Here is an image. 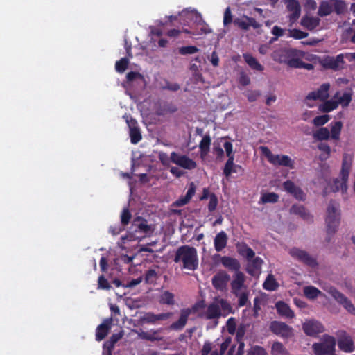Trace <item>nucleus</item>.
I'll return each instance as SVG.
<instances>
[{"mask_svg":"<svg viewBox=\"0 0 355 355\" xmlns=\"http://www.w3.org/2000/svg\"><path fill=\"white\" fill-rule=\"evenodd\" d=\"M231 313H232V307L230 303L225 299L216 297L206 306L200 316L203 319L212 320L216 327L220 317H226Z\"/></svg>","mask_w":355,"mask_h":355,"instance_id":"f257e3e1","label":"nucleus"},{"mask_svg":"<svg viewBox=\"0 0 355 355\" xmlns=\"http://www.w3.org/2000/svg\"><path fill=\"white\" fill-rule=\"evenodd\" d=\"M174 261L178 263L182 269L196 270L199 263L197 250L190 245L178 248L175 252Z\"/></svg>","mask_w":355,"mask_h":355,"instance_id":"f03ea898","label":"nucleus"},{"mask_svg":"<svg viewBox=\"0 0 355 355\" xmlns=\"http://www.w3.org/2000/svg\"><path fill=\"white\" fill-rule=\"evenodd\" d=\"M154 231V227L148 225L146 219L141 217L134 218L128 233L126 236H122L121 240L124 242L128 241H140Z\"/></svg>","mask_w":355,"mask_h":355,"instance_id":"7ed1b4c3","label":"nucleus"},{"mask_svg":"<svg viewBox=\"0 0 355 355\" xmlns=\"http://www.w3.org/2000/svg\"><path fill=\"white\" fill-rule=\"evenodd\" d=\"M340 220L338 205L334 201H331L327 206L325 218L327 234L329 236H333L336 232L340 225Z\"/></svg>","mask_w":355,"mask_h":355,"instance_id":"20e7f679","label":"nucleus"},{"mask_svg":"<svg viewBox=\"0 0 355 355\" xmlns=\"http://www.w3.org/2000/svg\"><path fill=\"white\" fill-rule=\"evenodd\" d=\"M336 340L334 337L324 334L320 342L312 345V349L315 355H333L336 351Z\"/></svg>","mask_w":355,"mask_h":355,"instance_id":"39448f33","label":"nucleus"},{"mask_svg":"<svg viewBox=\"0 0 355 355\" xmlns=\"http://www.w3.org/2000/svg\"><path fill=\"white\" fill-rule=\"evenodd\" d=\"M322 288L328 293L347 312L355 315V307L351 300L335 287L325 285Z\"/></svg>","mask_w":355,"mask_h":355,"instance_id":"423d86ee","label":"nucleus"},{"mask_svg":"<svg viewBox=\"0 0 355 355\" xmlns=\"http://www.w3.org/2000/svg\"><path fill=\"white\" fill-rule=\"evenodd\" d=\"M262 154L266 157L268 162L273 165L293 168V161L288 156L284 155H274L270 149L266 146L260 148Z\"/></svg>","mask_w":355,"mask_h":355,"instance_id":"0eeeda50","label":"nucleus"},{"mask_svg":"<svg viewBox=\"0 0 355 355\" xmlns=\"http://www.w3.org/2000/svg\"><path fill=\"white\" fill-rule=\"evenodd\" d=\"M288 253L293 259L299 261L311 268H315L318 266V263L315 259L303 250L297 248H292L289 250Z\"/></svg>","mask_w":355,"mask_h":355,"instance_id":"6e6552de","label":"nucleus"},{"mask_svg":"<svg viewBox=\"0 0 355 355\" xmlns=\"http://www.w3.org/2000/svg\"><path fill=\"white\" fill-rule=\"evenodd\" d=\"M351 168L352 158L348 155H345L343 159L342 168L340 173L341 183L339 186L336 185V190H341L343 193H345L347 191V182Z\"/></svg>","mask_w":355,"mask_h":355,"instance_id":"1a4fd4ad","label":"nucleus"},{"mask_svg":"<svg viewBox=\"0 0 355 355\" xmlns=\"http://www.w3.org/2000/svg\"><path fill=\"white\" fill-rule=\"evenodd\" d=\"M330 85L329 83L322 84L317 90L309 92L305 99V103L309 107H313V105L310 103L311 101H326L329 97V90Z\"/></svg>","mask_w":355,"mask_h":355,"instance_id":"9d476101","label":"nucleus"},{"mask_svg":"<svg viewBox=\"0 0 355 355\" xmlns=\"http://www.w3.org/2000/svg\"><path fill=\"white\" fill-rule=\"evenodd\" d=\"M170 161L175 165L187 170H193L196 168L197 164L192 159L184 155L176 152H172L170 155Z\"/></svg>","mask_w":355,"mask_h":355,"instance_id":"9b49d317","label":"nucleus"},{"mask_svg":"<svg viewBox=\"0 0 355 355\" xmlns=\"http://www.w3.org/2000/svg\"><path fill=\"white\" fill-rule=\"evenodd\" d=\"M249 324H241L236 330V338L239 342V346H233L228 352V355H243L245 344L242 341Z\"/></svg>","mask_w":355,"mask_h":355,"instance_id":"f8f14e48","label":"nucleus"},{"mask_svg":"<svg viewBox=\"0 0 355 355\" xmlns=\"http://www.w3.org/2000/svg\"><path fill=\"white\" fill-rule=\"evenodd\" d=\"M336 335L338 338V346L341 351L345 353H351L354 351V345L352 338L345 331L339 330Z\"/></svg>","mask_w":355,"mask_h":355,"instance_id":"ddd939ff","label":"nucleus"},{"mask_svg":"<svg viewBox=\"0 0 355 355\" xmlns=\"http://www.w3.org/2000/svg\"><path fill=\"white\" fill-rule=\"evenodd\" d=\"M270 329L274 334L284 338H291L293 335V328L283 322L272 321Z\"/></svg>","mask_w":355,"mask_h":355,"instance_id":"4468645a","label":"nucleus"},{"mask_svg":"<svg viewBox=\"0 0 355 355\" xmlns=\"http://www.w3.org/2000/svg\"><path fill=\"white\" fill-rule=\"evenodd\" d=\"M245 279L246 277L243 272L241 271L235 272L231 282V289L233 294H237L239 292L248 290V286L245 284Z\"/></svg>","mask_w":355,"mask_h":355,"instance_id":"2eb2a0df","label":"nucleus"},{"mask_svg":"<svg viewBox=\"0 0 355 355\" xmlns=\"http://www.w3.org/2000/svg\"><path fill=\"white\" fill-rule=\"evenodd\" d=\"M304 333L309 336H316L318 334L324 331V326L318 320H307L302 324Z\"/></svg>","mask_w":355,"mask_h":355,"instance_id":"dca6fc26","label":"nucleus"},{"mask_svg":"<svg viewBox=\"0 0 355 355\" xmlns=\"http://www.w3.org/2000/svg\"><path fill=\"white\" fill-rule=\"evenodd\" d=\"M197 310V306H193L192 308L184 309L180 311V315L178 320L172 323L170 329L175 331L182 330L187 324L189 316Z\"/></svg>","mask_w":355,"mask_h":355,"instance_id":"f3484780","label":"nucleus"},{"mask_svg":"<svg viewBox=\"0 0 355 355\" xmlns=\"http://www.w3.org/2000/svg\"><path fill=\"white\" fill-rule=\"evenodd\" d=\"M295 56L291 58L288 61V64L291 67L305 69L306 70H311L313 69V65L310 63H305L302 61L303 58L308 59L305 53L302 51L296 52Z\"/></svg>","mask_w":355,"mask_h":355,"instance_id":"a211bd4d","label":"nucleus"},{"mask_svg":"<svg viewBox=\"0 0 355 355\" xmlns=\"http://www.w3.org/2000/svg\"><path fill=\"white\" fill-rule=\"evenodd\" d=\"M286 10L290 12L288 15L290 26L295 22L300 16L301 6L297 0H284Z\"/></svg>","mask_w":355,"mask_h":355,"instance_id":"6ab92c4d","label":"nucleus"},{"mask_svg":"<svg viewBox=\"0 0 355 355\" xmlns=\"http://www.w3.org/2000/svg\"><path fill=\"white\" fill-rule=\"evenodd\" d=\"M230 279V276L225 271H219L211 279V283L215 289L224 291Z\"/></svg>","mask_w":355,"mask_h":355,"instance_id":"aec40b11","label":"nucleus"},{"mask_svg":"<svg viewBox=\"0 0 355 355\" xmlns=\"http://www.w3.org/2000/svg\"><path fill=\"white\" fill-rule=\"evenodd\" d=\"M344 54H339L336 57H327L322 61V66L326 69L338 70L343 67Z\"/></svg>","mask_w":355,"mask_h":355,"instance_id":"412c9836","label":"nucleus"},{"mask_svg":"<svg viewBox=\"0 0 355 355\" xmlns=\"http://www.w3.org/2000/svg\"><path fill=\"white\" fill-rule=\"evenodd\" d=\"M172 316V313H162L159 314H155L152 312L145 313L141 318V320L144 323L155 324L159 321L167 320Z\"/></svg>","mask_w":355,"mask_h":355,"instance_id":"4be33fe9","label":"nucleus"},{"mask_svg":"<svg viewBox=\"0 0 355 355\" xmlns=\"http://www.w3.org/2000/svg\"><path fill=\"white\" fill-rule=\"evenodd\" d=\"M233 22L236 26L244 31L248 30L250 26L254 28H259L261 26L260 24L255 19L247 16L236 18Z\"/></svg>","mask_w":355,"mask_h":355,"instance_id":"5701e85b","label":"nucleus"},{"mask_svg":"<svg viewBox=\"0 0 355 355\" xmlns=\"http://www.w3.org/2000/svg\"><path fill=\"white\" fill-rule=\"evenodd\" d=\"M112 322V319L111 318H107L97 327L96 331V340L97 341H101L106 337L111 328Z\"/></svg>","mask_w":355,"mask_h":355,"instance_id":"b1692460","label":"nucleus"},{"mask_svg":"<svg viewBox=\"0 0 355 355\" xmlns=\"http://www.w3.org/2000/svg\"><path fill=\"white\" fill-rule=\"evenodd\" d=\"M126 123L130 128V137L131 142L134 144H137L141 139V135L139 128L137 126V121L132 119L126 118Z\"/></svg>","mask_w":355,"mask_h":355,"instance_id":"393cba45","label":"nucleus"},{"mask_svg":"<svg viewBox=\"0 0 355 355\" xmlns=\"http://www.w3.org/2000/svg\"><path fill=\"white\" fill-rule=\"evenodd\" d=\"M162 329L157 330L150 329V331H141L138 333V337L141 339L155 342L163 340V337L160 335Z\"/></svg>","mask_w":355,"mask_h":355,"instance_id":"a878e982","label":"nucleus"},{"mask_svg":"<svg viewBox=\"0 0 355 355\" xmlns=\"http://www.w3.org/2000/svg\"><path fill=\"white\" fill-rule=\"evenodd\" d=\"M196 185L193 182H191L189 184V187L188 191L184 196L180 197L178 200L173 203V206L174 207H182L187 205L191 198L193 196L196 192Z\"/></svg>","mask_w":355,"mask_h":355,"instance_id":"bb28decb","label":"nucleus"},{"mask_svg":"<svg viewBox=\"0 0 355 355\" xmlns=\"http://www.w3.org/2000/svg\"><path fill=\"white\" fill-rule=\"evenodd\" d=\"M227 234L224 231L218 232L214 239L215 250L221 252L227 246Z\"/></svg>","mask_w":355,"mask_h":355,"instance_id":"cd10ccee","label":"nucleus"},{"mask_svg":"<svg viewBox=\"0 0 355 355\" xmlns=\"http://www.w3.org/2000/svg\"><path fill=\"white\" fill-rule=\"evenodd\" d=\"M284 189L292 194L296 199L303 200L304 199V193L300 188L295 186V184L291 181H286L284 183Z\"/></svg>","mask_w":355,"mask_h":355,"instance_id":"c85d7f7f","label":"nucleus"},{"mask_svg":"<svg viewBox=\"0 0 355 355\" xmlns=\"http://www.w3.org/2000/svg\"><path fill=\"white\" fill-rule=\"evenodd\" d=\"M277 313L282 317L286 318H293L295 317L294 312L291 309L290 306L282 301H279L275 304Z\"/></svg>","mask_w":355,"mask_h":355,"instance_id":"c756f323","label":"nucleus"},{"mask_svg":"<svg viewBox=\"0 0 355 355\" xmlns=\"http://www.w3.org/2000/svg\"><path fill=\"white\" fill-rule=\"evenodd\" d=\"M221 263L225 267L235 272L240 271L241 265L239 261L230 257H223L220 259Z\"/></svg>","mask_w":355,"mask_h":355,"instance_id":"7c9ffc66","label":"nucleus"},{"mask_svg":"<svg viewBox=\"0 0 355 355\" xmlns=\"http://www.w3.org/2000/svg\"><path fill=\"white\" fill-rule=\"evenodd\" d=\"M159 302L162 304L172 306L175 304V295L169 291H162L159 296Z\"/></svg>","mask_w":355,"mask_h":355,"instance_id":"2f4dec72","label":"nucleus"},{"mask_svg":"<svg viewBox=\"0 0 355 355\" xmlns=\"http://www.w3.org/2000/svg\"><path fill=\"white\" fill-rule=\"evenodd\" d=\"M243 59L248 66L253 70L262 71L264 67L257 61V60L249 53H244Z\"/></svg>","mask_w":355,"mask_h":355,"instance_id":"473e14b6","label":"nucleus"},{"mask_svg":"<svg viewBox=\"0 0 355 355\" xmlns=\"http://www.w3.org/2000/svg\"><path fill=\"white\" fill-rule=\"evenodd\" d=\"M236 248L239 254L245 257L248 261H250L255 255L254 251L245 243H238Z\"/></svg>","mask_w":355,"mask_h":355,"instance_id":"72a5a7b5","label":"nucleus"},{"mask_svg":"<svg viewBox=\"0 0 355 355\" xmlns=\"http://www.w3.org/2000/svg\"><path fill=\"white\" fill-rule=\"evenodd\" d=\"M210 144L211 138L209 135L204 136L199 144V148L200 149V156L202 158H204L207 155L209 151Z\"/></svg>","mask_w":355,"mask_h":355,"instance_id":"f704fd0d","label":"nucleus"},{"mask_svg":"<svg viewBox=\"0 0 355 355\" xmlns=\"http://www.w3.org/2000/svg\"><path fill=\"white\" fill-rule=\"evenodd\" d=\"M334 98L336 99L338 105H341L343 107H347L352 101V93L345 92L340 95L339 92H337L334 95Z\"/></svg>","mask_w":355,"mask_h":355,"instance_id":"c9c22d12","label":"nucleus"},{"mask_svg":"<svg viewBox=\"0 0 355 355\" xmlns=\"http://www.w3.org/2000/svg\"><path fill=\"white\" fill-rule=\"evenodd\" d=\"M304 295L310 300L317 298L319 295H322V292L316 287L313 286H306L303 288Z\"/></svg>","mask_w":355,"mask_h":355,"instance_id":"e433bc0d","label":"nucleus"},{"mask_svg":"<svg viewBox=\"0 0 355 355\" xmlns=\"http://www.w3.org/2000/svg\"><path fill=\"white\" fill-rule=\"evenodd\" d=\"M338 106V103L336 99L334 98V96L332 99L326 101L324 103L321 104L319 106V110L323 112H329L335 109H336Z\"/></svg>","mask_w":355,"mask_h":355,"instance_id":"4c0bfd02","label":"nucleus"},{"mask_svg":"<svg viewBox=\"0 0 355 355\" xmlns=\"http://www.w3.org/2000/svg\"><path fill=\"white\" fill-rule=\"evenodd\" d=\"M320 19L315 17H304L302 19V24L309 30H313L319 25Z\"/></svg>","mask_w":355,"mask_h":355,"instance_id":"58836bf2","label":"nucleus"},{"mask_svg":"<svg viewBox=\"0 0 355 355\" xmlns=\"http://www.w3.org/2000/svg\"><path fill=\"white\" fill-rule=\"evenodd\" d=\"M263 288L267 291H275L279 286L278 283L272 275H268L263 284Z\"/></svg>","mask_w":355,"mask_h":355,"instance_id":"ea45409f","label":"nucleus"},{"mask_svg":"<svg viewBox=\"0 0 355 355\" xmlns=\"http://www.w3.org/2000/svg\"><path fill=\"white\" fill-rule=\"evenodd\" d=\"M288 351L280 342H275L271 347L272 355H288Z\"/></svg>","mask_w":355,"mask_h":355,"instance_id":"a19ab883","label":"nucleus"},{"mask_svg":"<svg viewBox=\"0 0 355 355\" xmlns=\"http://www.w3.org/2000/svg\"><path fill=\"white\" fill-rule=\"evenodd\" d=\"M331 125V137L334 139H338L340 137L343 123L340 121L332 122Z\"/></svg>","mask_w":355,"mask_h":355,"instance_id":"79ce46f5","label":"nucleus"},{"mask_svg":"<svg viewBox=\"0 0 355 355\" xmlns=\"http://www.w3.org/2000/svg\"><path fill=\"white\" fill-rule=\"evenodd\" d=\"M332 5L328 1H322L319 6L318 14L321 17L327 16L332 12Z\"/></svg>","mask_w":355,"mask_h":355,"instance_id":"37998d69","label":"nucleus"},{"mask_svg":"<svg viewBox=\"0 0 355 355\" xmlns=\"http://www.w3.org/2000/svg\"><path fill=\"white\" fill-rule=\"evenodd\" d=\"M313 137L318 140H327L330 137V132L327 128H320L314 132Z\"/></svg>","mask_w":355,"mask_h":355,"instance_id":"c03bdc74","label":"nucleus"},{"mask_svg":"<svg viewBox=\"0 0 355 355\" xmlns=\"http://www.w3.org/2000/svg\"><path fill=\"white\" fill-rule=\"evenodd\" d=\"M234 159H232V163L230 164H228L229 159H227V162L225 163L223 173L227 178H228L232 173H236L237 168H241L239 166L234 164Z\"/></svg>","mask_w":355,"mask_h":355,"instance_id":"a18cd8bd","label":"nucleus"},{"mask_svg":"<svg viewBox=\"0 0 355 355\" xmlns=\"http://www.w3.org/2000/svg\"><path fill=\"white\" fill-rule=\"evenodd\" d=\"M201 355H220L218 349L212 347L210 343H205L201 350Z\"/></svg>","mask_w":355,"mask_h":355,"instance_id":"49530a36","label":"nucleus"},{"mask_svg":"<svg viewBox=\"0 0 355 355\" xmlns=\"http://www.w3.org/2000/svg\"><path fill=\"white\" fill-rule=\"evenodd\" d=\"M248 290L234 294L238 297V304L239 306H244L248 303Z\"/></svg>","mask_w":355,"mask_h":355,"instance_id":"de8ad7c7","label":"nucleus"},{"mask_svg":"<svg viewBox=\"0 0 355 355\" xmlns=\"http://www.w3.org/2000/svg\"><path fill=\"white\" fill-rule=\"evenodd\" d=\"M291 211L294 214L300 215L306 220H309L311 216L309 213H306L305 209L300 205H293L291 208Z\"/></svg>","mask_w":355,"mask_h":355,"instance_id":"09e8293b","label":"nucleus"},{"mask_svg":"<svg viewBox=\"0 0 355 355\" xmlns=\"http://www.w3.org/2000/svg\"><path fill=\"white\" fill-rule=\"evenodd\" d=\"M128 63V59L125 58H123L120 60L117 61L115 64L116 71L119 73H123L126 69Z\"/></svg>","mask_w":355,"mask_h":355,"instance_id":"8fccbe9b","label":"nucleus"},{"mask_svg":"<svg viewBox=\"0 0 355 355\" xmlns=\"http://www.w3.org/2000/svg\"><path fill=\"white\" fill-rule=\"evenodd\" d=\"M223 147L225 148V153H226V155H227V157H228V159H229L228 164H230V163H232V159H234V151H233V146H232V143H230L229 141H226L223 144Z\"/></svg>","mask_w":355,"mask_h":355,"instance_id":"3c124183","label":"nucleus"},{"mask_svg":"<svg viewBox=\"0 0 355 355\" xmlns=\"http://www.w3.org/2000/svg\"><path fill=\"white\" fill-rule=\"evenodd\" d=\"M131 217L132 216L129 209L124 208L121 214V223L123 227L129 223Z\"/></svg>","mask_w":355,"mask_h":355,"instance_id":"603ef678","label":"nucleus"},{"mask_svg":"<svg viewBox=\"0 0 355 355\" xmlns=\"http://www.w3.org/2000/svg\"><path fill=\"white\" fill-rule=\"evenodd\" d=\"M278 195L275 193H268L262 196L261 200L263 203L275 202L278 200Z\"/></svg>","mask_w":355,"mask_h":355,"instance_id":"864d4df0","label":"nucleus"},{"mask_svg":"<svg viewBox=\"0 0 355 355\" xmlns=\"http://www.w3.org/2000/svg\"><path fill=\"white\" fill-rule=\"evenodd\" d=\"M247 355H268V354L263 347L253 346L248 350Z\"/></svg>","mask_w":355,"mask_h":355,"instance_id":"5fc2aeb1","label":"nucleus"},{"mask_svg":"<svg viewBox=\"0 0 355 355\" xmlns=\"http://www.w3.org/2000/svg\"><path fill=\"white\" fill-rule=\"evenodd\" d=\"M198 51L199 49L194 46H182L179 49V53L181 55L193 54Z\"/></svg>","mask_w":355,"mask_h":355,"instance_id":"6e6d98bb","label":"nucleus"},{"mask_svg":"<svg viewBox=\"0 0 355 355\" xmlns=\"http://www.w3.org/2000/svg\"><path fill=\"white\" fill-rule=\"evenodd\" d=\"M334 10L337 14H341L346 10L345 3L340 0H334L333 2Z\"/></svg>","mask_w":355,"mask_h":355,"instance_id":"4d7b16f0","label":"nucleus"},{"mask_svg":"<svg viewBox=\"0 0 355 355\" xmlns=\"http://www.w3.org/2000/svg\"><path fill=\"white\" fill-rule=\"evenodd\" d=\"M227 329L229 334H234L236 330V322L234 318H230L227 321Z\"/></svg>","mask_w":355,"mask_h":355,"instance_id":"13d9d810","label":"nucleus"},{"mask_svg":"<svg viewBox=\"0 0 355 355\" xmlns=\"http://www.w3.org/2000/svg\"><path fill=\"white\" fill-rule=\"evenodd\" d=\"M289 37L295 38V39H302L307 37L308 33L301 31L297 29L289 30Z\"/></svg>","mask_w":355,"mask_h":355,"instance_id":"bf43d9fd","label":"nucleus"},{"mask_svg":"<svg viewBox=\"0 0 355 355\" xmlns=\"http://www.w3.org/2000/svg\"><path fill=\"white\" fill-rule=\"evenodd\" d=\"M329 120V116L328 115H322L316 116L313 119V124L316 126H320L327 123Z\"/></svg>","mask_w":355,"mask_h":355,"instance_id":"052dcab7","label":"nucleus"},{"mask_svg":"<svg viewBox=\"0 0 355 355\" xmlns=\"http://www.w3.org/2000/svg\"><path fill=\"white\" fill-rule=\"evenodd\" d=\"M232 22V15L230 7L226 8L223 16V25L228 26Z\"/></svg>","mask_w":355,"mask_h":355,"instance_id":"680f3d73","label":"nucleus"},{"mask_svg":"<svg viewBox=\"0 0 355 355\" xmlns=\"http://www.w3.org/2000/svg\"><path fill=\"white\" fill-rule=\"evenodd\" d=\"M187 12H191V14L192 15L194 16L195 17V21L199 25L200 24H201L202 22H203V19L202 18V16L200 14H199L198 12H197L196 10H189V9H186L184 10H182L181 13H180L179 15H182L183 13H187Z\"/></svg>","mask_w":355,"mask_h":355,"instance_id":"e2e57ef3","label":"nucleus"},{"mask_svg":"<svg viewBox=\"0 0 355 355\" xmlns=\"http://www.w3.org/2000/svg\"><path fill=\"white\" fill-rule=\"evenodd\" d=\"M218 205V199L215 194L211 193L209 196V202L208 209L209 211H213L216 209Z\"/></svg>","mask_w":355,"mask_h":355,"instance_id":"0e129e2a","label":"nucleus"},{"mask_svg":"<svg viewBox=\"0 0 355 355\" xmlns=\"http://www.w3.org/2000/svg\"><path fill=\"white\" fill-rule=\"evenodd\" d=\"M263 263V260L260 257H254L252 258L250 261H249V263L248 266H250L254 267L257 269H261V266Z\"/></svg>","mask_w":355,"mask_h":355,"instance_id":"69168bd1","label":"nucleus"},{"mask_svg":"<svg viewBox=\"0 0 355 355\" xmlns=\"http://www.w3.org/2000/svg\"><path fill=\"white\" fill-rule=\"evenodd\" d=\"M157 277V272L155 270H148L146 273L145 280L147 283H151Z\"/></svg>","mask_w":355,"mask_h":355,"instance_id":"338daca9","label":"nucleus"},{"mask_svg":"<svg viewBox=\"0 0 355 355\" xmlns=\"http://www.w3.org/2000/svg\"><path fill=\"white\" fill-rule=\"evenodd\" d=\"M98 288L109 290L110 288L108 281L103 277L101 276L98 278Z\"/></svg>","mask_w":355,"mask_h":355,"instance_id":"774afa93","label":"nucleus"}]
</instances>
